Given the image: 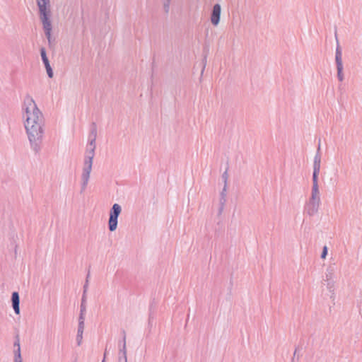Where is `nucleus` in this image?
I'll list each match as a JSON object with an SVG mask.
<instances>
[{"instance_id":"obj_1","label":"nucleus","mask_w":362,"mask_h":362,"mask_svg":"<svg viewBox=\"0 0 362 362\" xmlns=\"http://www.w3.org/2000/svg\"><path fill=\"white\" fill-rule=\"evenodd\" d=\"M21 115L30 148L33 152L37 153L42 146L45 118L35 100L29 95L24 98Z\"/></svg>"},{"instance_id":"obj_2","label":"nucleus","mask_w":362,"mask_h":362,"mask_svg":"<svg viewBox=\"0 0 362 362\" xmlns=\"http://www.w3.org/2000/svg\"><path fill=\"white\" fill-rule=\"evenodd\" d=\"M122 206L119 204H114L110 210L108 219V228L111 232L117 230L118 226V217L122 213Z\"/></svg>"},{"instance_id":"obj_3","label":"nucleus","mask_w":362,"mask_h":362,"mask_svg":"<svg viewBox=\"0 0 362 362\" xmlns=\"http://www.w3.org/2000/svg\"><path fill=\"white\" fill-rule=\"evenodd\" d=\"M40 18L42 23L43 29L45 30V35L48 40H50L51 31H52V23L49 19L51 16V8H44L39 10Z\"/></svg>"},{"instance_id":"obj_4","label":"nucleus","mask_w":362,"mask_h":362,"mask_svg":"<svg viewBox=\"0 0 362 362\" xmlns=\"http://www.w3.org/2000/svg\"><path fill=\"white\" fill-rule=\"evenodd\" d=\"M320 192H311L310 197L305 206V211L309 216H313L314 214H315L317 212L319 206H320Z\"/></svg>"},{"instance_id":"obj_5","label":"nucleus","mask_w":362,"mask_h":362,"mask_svg":"<svg viewBox=\"0 0 362 362\" xmlns=\"http://www.w3.org/2000/svg\"><path fill=\"white\" fill-rule=\"evenodd\" d=\"M93 162L85 161L83 163V172L81 175L82 187L85 189L88 183L90 175L92 170Z\"/></svg>"},{"instance_id":"obj_6","label":"nucleus","mask_w":362,"mask_h":362,"mask_svg":"<svg viewBox=\"0 0 362 362\" xmlns=\"http://www.w3.org/2000/svg\"><path fill=\"white\" fill-rule=\"evenodd\" d=\"M95 134L93 135V137L90 139V141L86 147V152L85 156V161L93 162L94 156H95Z\"/></svg>"},{"instance_id":"obj_7","label":"nucleus","mask_w":362,"mask_h":362,"mask_svg":"<svg viewBox=\"0 0 362 362\" xmlns=\"http://www.w3.org/2000/svg\"><path fill=\"white\" fill-rule=\"evenodd\" d=\"M221 11V6L219 4H215L213 7V11L211 16V22L215 26L218 25L219 23Z\"/></svg>"},{"instance_id":"obj_8","label":"nucleus","mask_w":362,"mask_h":362,"mask_svg":"<svg viewBox=\"0 0 362 362\" xmlns=\"http://www.w3.org/2000/svg\"><path fill=\"white\" fill-rule=\"evenodd\" d=\"M40 55L42 57V60L43 62V64L45 66L47 74L49 78H52L54 76L53 71L52 69V67L49 64L48 58L46 54V51L45 48H41L40 49Z\"/></svg>"},{"instance_id":"obj_9","label":"nucleus","mask_w":362,"mask_h":362,"mask_svg":"<svg viewBox=\"0 0 362 362\" xmlns=\"http://www.w3.org/2000/svg\"><path fill=\"white\" fill-rule=\"evenodd\" d=\"M118 362H127V353L125 337H124L122 343L119 344Z\"/></svg>"},{"instance_id":"obj_10","label":"nucleus","mask_w":362,"mask_h":362,"mask_svg":"<svg viewBox=\"0 0 362 362\" xmlns=\"http://www.w3.org/2000/svg\"><path fill=\"white\" fill-rule=\"evenodd\" d=\"M12 305L16 314L18 315L20 313V308H19V295L18 292H13L11 296Z\"/></svg>"},{"instance_id":"obj_11","label":"nucleus","mask_w":362,"mask_h":362,"mask_svg":"<svg viewBox=\"0 0 362 362\" xmlns=\"http://www.w3.org/2000/svg\"><path fill=\"white\" fill-rule=\"evenodd\" d=\"M84 328L85 325H83L82 323H78L77 335L76 339L78 346H81L82 344Z\"/></svg>"},{"instance_id":"obj_12","label":"nucleus","mask_w":362,"mask_h":362,"mask_svg":"<svg viewBox=\"0 0 362 362\" xmlns=\"http://www.w3.org/2000/svg\"><path fill=\"white\" fill-rule=\"evenodd\" d=\"M334 273L332 269H327V273L325 274V281L327 282V286L329 288L332 287L334 284Z\"/></svg>"},{"instance_id":"obj_13","label":"nucleus","mask_w":362,"mask_h":362,"mask_svg":"<svg viewBox=\"0 0 362 362\" xmlns=\"http://www.w3.org/2000/svg\"><path fill=\"white\" fill-rule=\"evenodd\" d=\"M335 63L336 65H343L342 51L338 42L335 52Z\"/></svg>"},{"instance_id":"obj_14","label":"nucleus","mask_w":362,"mask_h":362,"mask_svg":"<svg viewBox=\"0 0 362 362\" xmlns=\"http://www.w3.org/2000/svg\"><path fill=\"white\" fill-rule=\"evenodd\" d=\"M318 150H320V147L318 148ZM320 163H321V156L319 153V151H317V153L315 154L313 160V170H320Z\"/></svg>"},{"instance_id":"obj_15","label":"nucleus","mask_w":362,"mask_h":362,"mask_svg":"<svg viewBox=\"0 0 362 362\" xmlns=\"http://www.w3.org/2000/svg\"><path fill=\"white\" fill-rule=\"evenodd\" d=\"M36 3H37L39 10L50 8V1L49 0H36Z\"/></svg>"},{"instance_id":"obj_16","label":"nucleus","mask_w":362,"mask_h":362,"mask_svg":"<svg viewBox=\"0 0 362 362\" xmlns=\"http://www.w3.org/2000/svg\"><path fill=\"white\" fill-rule=\"evenodd\" d=\"M337 71V78L340 82L344 80V65H336Z\"/></svg>"},{"instance_id":"obj_17","label":"nucleus","mask_w":362,"mask_h":362,"mask_svg":"<svg viewBox=\"0 0 362 362\" xmlns=\"http://www.w3.org/2000/svg\"><path fill=\"white\" fill-rule=\"evenodd\" d=\"M320 173L319 170H313V183L318 182V175Z\"/></svg>"},{"instance_id":"obj_18","label":"nucleus","mask_w":362,"mask_h":362,"mask_svg":"<svg viewBox=\"0 0 362 362\" xmlns=\"http://www.w3.org/2000/svg\"><path fill=\"white\" fill-rule=\"evenodd\" d=\"M13 355H14L13 358L22 357L21 353V349H15L13 351Z\"/></svg>"},{"instance_id":"obj_19","label":"nucleus","mask_w":362,"mask_h":362,"mask_svg":"<svg viewBox=\"0 0 362 362\" xmlns=\"http://www.w3.org/2000/svg\"><path fill=\"white\" fill-rule=\"evenodd\" d=\"M327 251H328V249H327V246H324L323 247V249H322V254H321V258L325 259L327 255Z\"/></svg>"},{"instance_id":"obj_20","label":"nucleus","mask_w":362,"mask_h":362,"mask_svg":"<svg viewBox=\"0 0 362 362\" xmlns=\"http://www.w3.org/2000/svg\"><path fill=\"white\" fill-rule=\"evenodd\" d=\"M313 192H320L318 182L313 183L312 190Z\"/></svg>"},{"instance_id":"obj_21","label":"nucleus","mask_w":362,"mask_h":362,"mask_svg":"<svg viewBox=\"0 0 362 362\" xmlns=\"http://www.w3.org/2000/svg\"><path fill=\"white\" fill-rule=\"evenodd\" d=\"M84 320L85 319H84L83 313H81L80 316H79V319H78V323H82L83 325H85Z\"/></svg>"},{"instance_id":"obj_22","label":"nucleus","mask_w":362,"mask_h":362,"mask_svg":"<svg viewBox=\"0 0 362 362\" xmlns=\"http://www.w3.org/2000/svg\"><path fill=\"white\" fill-rule=\"evenodd\" d=\"M14 348L15 349H21V345H20V341H19V339H17L15 342H14Z\"/></svg>"},{"instance_id":"obj_23","label":"nucleus","mask_w":362,"mask_h":362,"mask_svg":"<svg viewBox=\"0 0 362 362\" xmlns=\"http://www.w3.org/2000/svg\"><path fill=\"white\" fill-rule=\"evenodd\" d=\"M222 177L224 180V183L227 184V180H228V173L226 172H225L223 175H222Z\"/></svg>"},{"instance_id":"obj_24","label":"nucleus","mask_w":362,"mask_h":362,"mask_svg":"<svg viewBox=\"0 0 362 362\" xmlns=\"http://www.w3.org/2000/svg\"><path fill=\"white\" fill-rule=\"evenodd\" d=\"M226 190H227V184L225 183L223 191L221 192L222 196H225V193H226Z\"/></svg>"},{"instance_id":"obj_25","label":"nucleus","mask_w":362,"mask_h":362,"mask_svg":"<svg viewBox=\"0 0 362 362\" xmlns=\"http://www.w3.org/2000/svg\"><path fill=\"white\" fill-rule=\"evenodd\" d=\"M226 190H227V184L225 183L223 191L221 192L222 196H225V193H226Z\"/></svg>"},{"instance_id":"obj_26","label":"nucleus","mask_w":362,"mask_h":362,"mask_svg":"<svg viewBox=\"0 0 362 362\" xmlns=\"http://www.w3.org/2000/svg\"><path fill=\"white\" fill-rule=\"evenodd\" d=\"M13 362H23L22 357L13 358Z\"/></svg>"},{"instance_id":"obj_27","label":"nucleus","mask_w":362,"mask_h":362,"mask_svg":"<svg viewBox=\"0 0 362 362\" xmlns=\"http://www.w3.org/2000/svg\"><path fill=\"white\" fill-rule=\"evenodd\" d=\"M85 312V307H83V305L81 306V313H84Z\"/></svg>"},{"instance_id":"obj_28","label":"nucleus","mask_w":362,"mask_h":362,"mask_svg":"<svg viewBox=\"0 0 362 362\" xmlns=\"http://www.w3.org/2000/svg\"><path fill=\"white\" fill-rule=\"evenodd\" d=\"M168 8H169V3H168L167 4H165V11H168Z\"/></svg>"},{"instance_id":"obj_29","label":"nucleus","mask_w":362,"mask_h":362,"mask_svg":"<svg viewBox=\"0 0 362 362\" xmlns=\"http://www.w3.org/2000/svg\"><path fill=\"white\" fill-rule=\"evenodd\" d=\"M87 288H88V284H86V285L84 286V293L86 291Z\"/></svg>"},{"instance_id":"obj_30","label":"nucleus","mask_w":362,"mask_h":362,"mask_svg":"<svg viewBox=\"0 0 362 362\" xmlns=\"http://www.w3.org/2000/svg\"><path fill=\"white\" fill-rule=\"evenodd\" d=\"M103 362H104V361Z\"/></svg>"}]
</instances>
